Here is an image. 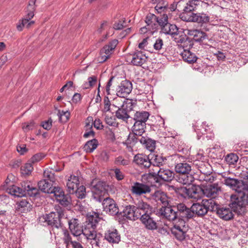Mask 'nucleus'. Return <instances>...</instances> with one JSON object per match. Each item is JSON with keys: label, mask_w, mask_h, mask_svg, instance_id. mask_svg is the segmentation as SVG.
Returning a JSON list of instances; mask_svg holds the SVG:
<instances>
[{"label": "nucleus", "mask_w": 248, "mask_h": 248, "mask_svg": "<svg viewBox=\"0 0 248 248\" xmlns=\"http://www.w3.org/2000/svg\"><path fill=\"white\" fill-rule=\"evenodd\" d=\"M97 214L94 212L88 213L87 220L82 229L78 219L72 218L69 220L68 221L69 228L72 234L75 236H78L83 234L85 236V231L90 230Z\"/></svg>", "instance_id": "nucleus-1"}, {"label": "nucleus", "mask_w": 248, "mask_h": 248, "mask_svg": "<svg viewBox=\"0 0 248 248\" xmlns=\"http://www.w3.org/2000/svg\"><path fill=\"white\" fill-rule=\"evenodd\" d=\"M100 219V217H99V214L97 213L96 216H95V218L90 230H86L85 231L86 238L87 239L92 240L93 241L91 242L92 245L97 248L103 247V241L105 240V237H103L102 234L100 233H97L96 231V225Z\"/></svg>", "instance_id": "nucleus-2"}, {"label": "nucleus", "mask_w": 248, "mask_h": 248, "mask_svg": "<svg viewBox=\"0 0 248 248\" xmlns=\"http://www.w3.org/2000/svg\"><path fill=\"white\" fill-rule=\"evenodd\" d=\"M175 171L180 174L178 181L184 185L190 184L193 181V177L190 174L191 163L183 162L177 163L175 166Z\"/></svg>", "instance_id": "nucleus-3"}, {"label": "nucleus", "mask_w": 248, "mask_h": 248, "mask_svg": "<svg viewBox=\"0 0 248 248\" xmlns=\"http://www.w3.org/2000/svg\"><path fill=\"white\" fill-rule=\"evenodd\" d=\"M217 203L211 199H203L201 203H193L191 207V212H192V217L194 214L199 217L206 215L209 210L214 211L217 208Z\"/></svg>", "instance_id": "nucleus-4"}, {"label": "nucleus", "mask_w": 248, "mask_h": 248, "mask_svg": "<svg viewBox=\"0 0 248 248\" xmlns=\"http://www.w3.org/2000/svg\"><path fill=\"white\" fill-rule=\"evenodd\" d=\"M229 206L234 211L240 212L242 208L248 207V190H244L238 195H232Z\"/></svg>", "instance_id": "nucleus-5"}, {"label": "nucleus", "mask_w": 248, "mask_h": 248, "mask_svg": "<svg viewBox=\"0 0 248 248\" xmlns=\"http://www.w3.org/2000/svg\"><path fill=\"white\" fill-rule=\"evenodd\" d=\"M150 174L151 175L157 183L161 181L170 182L174 178V173L169 169L165 168L155 167L150 170Z\"/></svg>", "instance_id": "nucleus-6"}, {"label": "nucleus", "mask_w": 248, "mask_h": 248, "mask_svg": "<svg viewBox=\"0 0 248 248\" xmlns=\"http://www.w3.org/2000/svg\"><path fill=\"white\" fill-rule=\"evenodd\" d=\"M224 184L238 193L241 194L242 191L248 190V184L247 183L236 178L230 177H225Z\"/></svg>", "instance_id": "nucleus-7"}, {"label": "nucleus", "mask_w": 248, "mask_h": 248, "mask_svg": "<svg viewBox=\"0 0 248 248\" xmlns=\"http://www.w3.org/2000/svg\"><path fill=\"white\" fill-rule=\"evenodd\" d=\"M185 224L186 222L184 219H178V221L174 224L171 229L172 234L179 241H182L185 239L187 231V227Z\"/></svg>", "instance_id": "nucleus-8"}, {"label": "nucleus", "mask_w": 248, "mask_h": 248, "mask_svg": "<svg viewBox=\"0 0 248 248\" xmlns=\"http://www.w3.org/2000/svg\"><path fill=\"white\" fill-rule=\"evenodd\" d=\"M118 44L117 39L111 41L108 45L104 46L100 50V56L98 58L99 62L102 63L109 58L113 51Z\"/></svg>", "instance_id": "nucleus-9"}, {"label": "nucleus", "mask_w": 248, "mask_h": 248, "mask_svg": "<svg viewBox=\"0 0 248 248\" xmlns=\"http://www.w3.org/2000/svg\"><path fill=\"white\" fill-rule=\"evenodd\" d=\"M177 191L183 196H188L189 198L198 200L201 199L202 189L195 186H192L187 188L186 187L181 186L177 188Z\"/></svg>", "instance_id": "nucleus-10"}, {"label": "nucleus", "mask_w": 248, "mask_h": 248, "mask_svg": "<svg viewBox=\"0 0 248 248\" xmlns=\"http://www.w3.org/2000/svg\"><path fill=\"white\" fill-rule=\"evenodd\" d=\"M182 19L187 22H194L203 24L209 22V16L204 13H191L190 15L182 16Z\"/></svg>", "instance_id": "nucleus-11"}, {"label": "nucleus", "mask_w": 248, "mask_h": 248, "mask_svg": "<svg viewBox=\"0 0 248 248\" xmlns=\"http://www.w3.org/2000/svg\"><path fill=\"white\" fill-rule=\"evenodd\" d=\"M159 214L169 221H175L179 219L176 207L174 206H162L159 210Z\"/></svg>", "instance_id": "nucleus-12"}, {"label": "nucleus", "mask_w": 248, "mask_h": 248, "mask_svg": "<svg viewBox=\"0 0 248 248\" xmlns=\"http://www.w3.org/2000/svg\"><path fill=\"white\" fill-rule=\"evenodd\" d=\"M106 183L103 181H93L91 184V190L93 198L101 201V196L106 192Z\"/></svg>", "instance_id": "nucleus-13"}, {"label": "nucleus", "mask_w": 248, "mask_h": 248, "mask_svg": "<svg viewBox=\"0 0 248 248\" xmlns=\"http://www.w3.org/2000/svg\"><path fill=\"white\" fill-rule=\"evenodd\" d=\"M40 221L46 223L48 225L57 229L62 228V225L60 220L55 214V212H51L49 214H46L40 218Z\"/></svg>", "instance_id": "nucleus-14"}, {"label": "nucleus", "mask_w": 248, "mask_h": 248, "mask_svg": "<svg viewBox=\"0 0 248 248\" xmlns=\"http://www.w3.org/2000/svg\"><path fill=\"white\" fill-rule=\"evenodd\" d=\"M220 192L221 188L217 184L207 185L202 189V194L211 199H215Z\"/></svg>", "instance_id": "nucleus-15"}, {"label": "nucleus", "mask_w": 248, "mask_h": 248, "mask_svg": "<svg viewBox=\"0 0 248 248\" xmlns=\"http://www.w3.org/2000/svg\"><path fill=\"white\" fill-rule=\"evenodd\" d=\"M104 211L110 215H116L119 213V209L115 201L110 198H105L102 203Z\"/></svg>", "instance_id": "nucleus-16"}, {"label": "nucleus", "mask_w": 248, "mask_h": 248, "mask_svg": "<svg viewBox=\"0 0 248 248\" xmlns=\"http://www.w3.org/2000/svg\"><path fill=\"white\" fill-rule=\"evenodd\" d=\"M132 89V83L127 80H123L117 89V95L120 97L125 98L131 93Z\"/></svg>", "instance_id": "nucleus-17"}, {"label": "nucleus", "mask_w": 248, "mask_h": 248, "mask_svg": "<svg viewBox=\"0 0 248 248\" xmlns=\"http://www.w3.org/2000/svg\"><path fill=\"white\" fill-rule=\"evenodd\" d=\"M148 57L142 51H138L132 55H130L128 59L134 65L141 66L147 61Z\"/></svg>", "instance_id": "nucleus-18"}, {"label": "nucleus", "mask_w": 248, "mask_h": 248, "mask_svg": "<svg viewBox=\"0 0 248 248\" xmlns=\"http://www.w3.org/2000/svg\"><path fill=\"white\" fill-rule=\"evenodd\" d=\"M104 235L105 240L110 243L118 244L120 241V235L115 229L111 228L107 230Z\"/></svg>", "instance_id": "nucleus-19"}, {"label": "nucleus", "mask_w": 248, "mask_h": 248, "mask_svg": "<svg viewBox=\"0 0 248 248\" xmlns=\"http://www.w3.org/2000/svg\"><path fill=\"white\" fill-rule=\"evenodd\" d=\"M136 210V206L134 205L126 206L123 211V216L127 219L136 220L140 217V214Z\"/></svg>", "instance_id": "nucleus-20"}, {"label": "nucleus", "mask_w": 248, "mask_h": 248, "mask_svg": "<svg viewBox=\"0 0 248 248\" xmlns=\"http://www.w3.org/2000/svg\"><path fill=\"white\" fill-rule=\"evenodd\" d=\"M137 212L140 214V217L141 218L143 216H147L152 212V207L147 203L142 201H139L136 206Z\"/></svg>", "instance_id": "nucleus-21"}, {"label": "nucleus", "mask_w": 248, "mask_h": 248, "mask_svg": "<svg viewBox=\"0 0 248 248\" xmlns=\"http://www.w3.org/2000/svg\"><path fill=\"white\" fill-rule=\"evenodd\" d=\"M131 191L135 195H141L143 194L150 193L151 188L148 185L136 182L131 186Z\"/></svg>", "instance_id": "nucleus-22"}, {"label": "nucleus", "mask_w": 248, "mask_h": 248, "mask_svg": "<svg viewBox=\"0 0 248 248\" xmlns=\"http://www.w3.org/2000/svg\"><path fill=\"white\" fill-rule=\"evenodd\" d=\"M152 198L158 204H162V206L169 205V198L166 194L161 190L156 191L152 195Z\"/></svg>", "instance_id": "nucleus-23"}, {"label": "nucleus", "mask_w": 248, "mask_h": 248, "mask_svg": "<svg viewBox=\"0 0 248 248\" xmlns=\"http://www.w3.org/2000/svg\"><path fill=\"white\" fill-rule=\"evenodd\" d=\"M174 41L177 43L178 48L181 52V50H189L192 47L193 44L191 41L184 37L179 35L177 37H174Z\"/></svg>", "instance_id": "nucleus-24"}, {"label": "nucleus", "mask_w": 248, "mask_h": 248, "mask_svg": "<svg viewBox=\"0 0 248 248\" xmlns=\"http://www.w3.org/2000/svg\"><path fill=\"white\" fill-rule=\"evenodd\" d=\"M140 219L146 229L155 230L157 228L156 221L152 216V213L147 216L144 215Z\"/></svg>", "instance_id": "nucleus-25"}, {"label": "nucleus", "mask_w": 248, "mask_h": 248, "mask_svg": "<svg viewBox=\"0 0 248 248\" xmlns=\"http://www.w3.org/2000/svg\"><path fill=\"white\" fill-rule=\"evenodd\" d=\"M176 210H177L178 217L186 219L192 217V212H191V208L187 207L184 203L178 204L176 207Z\"/></svg>", "instance_id": "nucleus-26"}, {"label": "nucleus", "mask_w": 248, "mask_h": 248, "mask_svg": "<svg viewBox=\"0 0 248 248\" xmlns=\"http://www.w3.org/2000/svg\"><path fill=\"white\" fill-rule=\"evenodd\" d=\"M161 32L166 34L170 35L174 39L179 35V29L174 24H167L161 28Z\"/></svg>", "instance_id": "nucleus-27"}, {"label": "nucleus", "mask_w": 248, "mask_h": 248, "mask_svg": "<svg viewBox=\"0 0 248 248\" xmlns=\"http://www.w3.org/2000/svg\"><path fill=\"white\" fill-rule=\"evenodd\" d=\"M200 3V1L199 0H189L182 10L183 13L181 14V16L184 15H190L191 13H193L192 12L197 9ZM181 18H182V17Z\"/></svg>", "instance_id": "nucleus-28"}, {"label": "nucleus", "mask_w": 248, "mask_h": 248, "mask_svg": "<svg viewBox=\"0 0 248 248\" xmlns=\"http://www.w3.org/2000/svg\"><path fill=\"white\" fill-rule=\"evenodd\" d=\"M79 185L78 177L75 175H71L67 179L66 186L68 192L71 194H74L76 188Z\"/></svg>", "instance_id": "nucleus-29"}, {"label": "nucleus", "mask_w": 248, "mask_h": 248, "mask_svg": "<svg viewBox=\"0 0 248 248\" xmlns=\"http://www.w3.org/2000/svg\"><path fill=\"white\" fill-rule=\"evenodd\" d=\"M145 148L149 151L152 152L155 148L156 142L147 136H141L140 138L137 139Z\"/></svg>", "instance_id": "nucleus-30"}, {"label": "nucleus", "mask_w": 248, "mask_h": 248, "mask_svg": "<svg viewBox=\"0 0 248 248\" xmlns=\"http://www.w3.org/2000/svg\"><path fill=\"white\" fill-rule=\"evenodd\" d=\"M114 107L118 108V109L116 112V116L119 119L124 121H126L127 119L130 118V116L128 114V111L125 108L124 102L123 103V105L120 104V106L116 104H113Z\"/></svg>", "instance_id": "nucleus-31"}, {"label": "nucleus", "mask_w": 248, "mask_h": 248, "mask_svg": "<svg viewBox=\"0 0 248 248\" xmlns=\"http://www.w3.org/2000/svg\"><path fill=\"white\" fill-rule=\"evenodd\" d=\"M186 31L188 35L193 36V39L196 42L202 41L207 38L206 34L198 30H186Z\"/></svg>", "instance_id": "nucleus-32"}, {"label": "nucleus", "mask_w": 248, "mask_h": 248, "mask_svg": "<svg viewBox=\"0 0 248 248\" xmlns=\"http://www.w3.org/2000/svg\"><path fill=\"white\" fill-rule=\"evenodd\" d=\"M134 161L138 165L145 168L150 167L151 164L149 158L142 154L136 155L134 157Z\"/></svg>", "instance_id": "nucleus-33"}, {"label": "nucleus", "mask_w": 248, "mask_h": 248, "mask_svg": "<svg viewBox=\"0 0 248 248\" xmlns=\"http://www.w3.org/2000/svg\"><path fill=\"white\" fill-rule=\"evenodd\" d=\"M217 209V213L218 217L225 220H229L233 217V215L229 208H219Z\"/></svg>", "instance_id": "nucleus-34"}, {"label": "nucleus", "mask_w": 248, "mask_h": 248, "mask_svg": "<svg viewBox=\"0 0 248 248\" xmlns=\"http://www.w3.org/2000/svg\"><path fill=\"white\" fill-rule=\"evenodd\" d=\"M150 114L146 111H136L133 117L135 122L145 124L146 122L148 119Z\"/></svg>", "instance_id": "nucleus-35"}, {"label": "nucleus", "mask_w": 248, "mask_h": 248, "mask_svg": "<svg viewBox=\"0 0 248 248\" xmlns=\"http://www.w3.org/2000/svg\"><path fill=\"white\" fill-rule=\"evenodd\" d=\"M156 19L157 16L152 14H148L146 17L145 22L148 29L152 28V31H151V34H153L157 30L158 25L155 23Z\"/></svg>", "instance_id": "nucleus-36"}, {"label": "nucleus", "mask_w": 248, "mask_h": 248, "mask_svg": "<svg viewBox=\"0 0 248 248\" xmlns=\"http://www.w3.org/2000/svg\"><path fill=\"white\" fill-rule=\"evenodd\" d=\"M22 186L26 191V195L28 194L30 197H35L38 193V189L32 186L30 182H24Z\"/></svg>", "instance_id": "nucleus-37"}, {"label": "nucleus", "mask_w": 248, "mask_h": 248, "mask_svg": "<svg viewBox=\"0 0 248 248\" xmlns=\"http://www.w3.org/2000/svg\"><path fill=\"white\" fill-rule=\"evenodd\" d=\"M180 54L183 60L188 63H194L197 60L195 54L191 52L189 50H185L180 52Z\"/></svg>", "instance_id": "nucleus-38"}, {"label": "nucleus", "mask_w": 248, "mask_h": 248, "mask_svg": "<svg viewBox=\"0 0 248 248\" xmlns=\"http://www.w3.org/2000/svg\"><path fill=\"white\" fill-rule=\"evenodd\" d=\"M7 191L11 195L17 197H22L26 196V191L17 186H13L7 189Z\"/></svg>", "instance_id": "nucleus-39"}, {"label": "nucleus", "mask_w": 248, "mask_h": 248, "mask_svg": "<svg viewBox=\"0 0 248 248\" xmlns=\"http://www.w3.org/2000/svg\"><path fill=\"white\" fill-rule=\"evenodd\" d=\"M38 187L40 190L44 193H49L52 191V184L46 179L40 181L38 183Z\"/></svg>", "instance_id": "nucleus-40"}, {"label": "nucleus", "mask_w": 248, "mask_h": 248, "mask_svg": "<svg viewBox=\"0 0 248 248\" xmlns=\"http://www.w3.org/2000/svg\"><path fill=\"white\" fill-rule=\"evenodd\" d=\"M145 124L135 122L132 127V131L136 136H141L144 133Z\"/></svg>", "instance_id": "nucleus-41"}, {"label": "nucleus", "mask_w": 248, "mask_h": 248, "mask_svg": "<svg viewBox=\"0 0 248 248\" xmlns=\"http://www.w3.org/2000/svg\"><path fill=\"white\" fill-rule=\"evenodd\" d=\"M16 204V209L21 212H27L31 209V204L26 200H21Z\"/></svg>", "instance_id": "nucleus-42"}, {"label": "nucleus", "mask_w": 248, "mask_h": 248, "mask_svg": "<svg viewBox=\"0 0 248 248\" xmlns=\"http://www.w3.org/2000/svg\"><path fill=\"white\" fill-rule=\"evenodd\" d=\"M97 146V140L93 139L86 142L84 146V150L87 153L93 152Z\"/></svg>", "instance_id": "nucleus-43"}, {"label": "nucleus", "mask_w": 248, "mask_h": 248, "mask_svg": "<svg viewBox=\"0 0 248 248\" xmlns=\"http://www.w3.org/2000/svg\"><path fill=\"white\" fill-rule=\"evenodd\" d=\"M122 97H120L118 96V97H116L114 99V102L113 103V104L112 105L113 106V104H116L117 105L120 106V104L121 105H123V102H124V106L126 108H130V110H132L133 104H135L134 102H133L132 100H127L126 102L124 101H123L122 99Z\"/></svg>", "instance_id": "nucleus-44"}, {"label": "nucleus", "mask_w": 248, "mask_h": 248, "mask_svg": "<svg viewBox=\"0 0 248 248\" xmlns=\"http://www.w3.org/2000/svg\"><path fill=\"white\" fill-rule=\"evenodd\" d=\"M35 10H33L32 9L27 8V14L23 18L24 19L26 20L28 23L27 25V28H29L30 27V26L32 25H33L34 23V21H31L30 20L33 18V17L34 16V11Z\"/></svg>", "instance_id": "nucleus-45"}, {"label": "nucleus", "mask_w": 248, "mask_h": 248, "mask_svg": "<svg viewBox=\"0 0 248 248\" xmlns=\"http://www.w3.org/2000/svg\"><path fill=\"white\" fill-rule=\"evenodd\" d=\"M33 170L31 163H27L21 167V173L23 175L28 176L30 175Z\"/></svg>", "instance_id": "nucleus-46"}, {"label": "nucleus", "mask_w": 248, "mask_h": 248, "mask_svg": "<svg viewBox=\"0 0 248 248\" xmlns=\"http://www.w3.org/2000/svg\"><path fill=\"white\" fill-rule=\"evenodd\" d=\"M61 229L63 235V240L64 244H66V248H68L69 245L71 244L72 242H73L74 241L72 240L71 235L67 230L63 229L62 228Z\"/></svg>", "instance_id": "nucleus-47"}, {"label": "nucleus", "mask_w": 248, "mask_h": 248, "mask_svg": "<svg viewBox=\"0 0 248 248\" xmlns=\"http://www.w3.org/2000/svg\"><path fill=\"white\" fill-rule=\"evenodd\" d=\"M238 160V156L236 154L231 153L226 155L225 160L228 164L234 165Z\"/></svg>", "instance_id": "nucleus-48"}, {"label": "nucleus", "mask_w": 248, "mask_h": 248, "mask_svg": "<svg viewBox=\"0 0 248 248\" xmlns=\"http://www.w3.org/2000/svg\"><path fill=\"white\" fill-rule=\"evenodd\" d=\"M58 116L59 121L62 123L66 122L69 118L70 112L68 111L58 110Z\"/></svg>", "instance_id": "nucleus-49"}, {"label": "nucleus", "mask_w": 248, "mask_h": 248, "mask_svg": "<svg viewBox=\"0 0 248 248\" xmlns=\"http://www.w3.org/2000/svg\"><path fill=\"white\" fill-rule=\"evenodd\" d=\"M74 193L76 194V196L79 198L82 199L85 197L86 196V188L83 186H78L76 188Z\"/></svg>", "instance_id": "nucleus-50"}, {"label": "nucleus", "mask_w": 248, "mask_h": 248, "mask_svg": "<svg viewBox=\"0 0 248 248\" xmlns=\"http://www.w3.org/2000/svg\"><path fill=\"white\" fill-rule=\"evenodd\" d=\"M115 164L117 165L127 166L130 164V161L128 159L124 158L122 156H119L115 158Z\"/></svg>", "instance_id": "nucleus-51"}, {"label": "nucleus", "mask_w": 248, "mask_h": 248, "mask_svg": "<svg viewBox=\"0 0 248 248\" xmlns=\"http://www.w3.org/2000/svg\"><path fill=\"white\" fill-rule=\"evenodd\" d=\"M43 176L44 179H46L47 181L49 180L51 182H54L55 180L54 173L48 169L44 170Z\"/></svg>", "instance_id": "nucleus-52"}, {"label": "nucleus", "mask_w": 248, "mask_h": 248, "mask_svg": "<svg viewBox=\"0 0 248 248\" xmlns=\"http://www.w3.org/2000/svg\"><path fill=\"white\" fill-rule=\"evenodd\" d=\"M166 160V159L162 156H156L155 159L153 169H155V167L163 168V166Z\"/></svg>", "instance_id": "nucleus-53"}, {"label": "nucleus", "mask_w": 248, "mask_h": 248, "mask_svg": "<svg viewBox=\"0 0 248 248\" xmlns=\"http://www.w3.org/2000/svg\"><path fill=\"white\" fill-rule=\"evenodd\" d=\"M62 205H68L71 202L70 197L68 195H65L63 194L61 195V198L56 200Z\"/></svg>", "instance_id": "nucleus-54"}, {"label": "nucleus", "mask_w": 248, "mask_h": 248, "mask_svg": "<svg viewBox=\"0 0 248 248\" xmlns=\"http://www.w3.org/2000/svg\"><path fill=\"white\" fill-rule=\"evenodd\" d=\"M156 22L161 28L168 24V17L167 14H164L160 17H157Z\"/></svg>", "instance_id": "nucleus-55"}, {"label": "nucleus", "mask_w": 248, "mask_h": 248, "mask_svg": "<svg viewBox=\"0 0 248 248\" xmlns=\"http://www.w3.org/2000/svg\"><path fill=\"white\" fill-rule=\"evenodd\" d=\"M104 116L105 121L107 124L110 126H115L117 124L115 119L112 114L110 116L108 114H105Z\"/></svg>", "instance_id": "nucleus-56"}, {"label": "nucleus", "mask_w": 248, "mask_h": 248, "mask_svg": "<svg viewBox=\"0 0 248 248\" xmlns=\"http://www.w3.org/2000/svg\"><path fill=\"white\" fill-rule=\"evenodd\" d=\"M205 124H206L205 122L202 123V128L199 129V128H196L195 129V131L198 134V137L201 136V134H202V135L205 134V133L206 132H207L210 129V128H209V126H208V125H206V127H207V128L205 127Z\"/></svg>", "instance_id": "nucleus-57"}, {"label": "nucleus", "mask_w": 248, "mask_h": 248, "mask_svg": "<svg viewBox=\"0 0 248 248\" xmlns=\"http://www.w3.org/2000/svg\"><path fill=\"white\" fill-rule=\"evenodd\" d=\"M49 193L54 194V196L55 197L56 200L58 199L59 198H61V195L64 194L62 190L58 187H54V188H52L51 192H49Z\"/></svg>", "instance_id": "nucleus-58"}, {"label": "nucleus", "mask_w": 248, "mask_h": 248, "mask_svg": "<svg viewBox=\"0 0 248 248\" xmlns=\"http://www.w3.org/2000/svg\"><path fill=\"white\" fill-rule=\"evenodd\" d=\"M35 126V123L33 121H30L29 123H25L22 124V128L25 132L32 130Z\"/></svg>", "instance_id": "nucleus-59"}, {"label": "nucleus", "mask_w": 248, "mask_h": 248, "mask_svg": "<svg viewBox=\"0 0 248 248\" xmlns=\"http://www.w3.org/2000/svg\"><path fill=\"white\" fill-rule=\"evenodd\" d=\"M104 108L103 111L104 113H106L110 110L111 104L108 97L105 96L104 98Z\"/></svg>", "instance_id": "nucleus-60"}, {"label": "nucleus", "mask_w": 248, "mask_h": 248, "mask_svg": "<svg viewBox=\"0 0 248 248\" xmlns=\"http://www.w3.org/2000/svg\"><path fill=\"white\" fill-rule=\"evenodd\" d=\"M93 118L92 117H88L85 121V130L88 131V130L93 129Z\"/></svg>", "instance_id": "nucleus-61"}, {"label": "nucleus", "mask_w": 248, "mask_h": 248, "mask_svg": "<svg viewBox=\"0 0 248 248\" xmlns=\"http://www.w3.org/2000/svg\"><path fill=\"white\" fill-rule=\"evenodd\" d=\"M45 155L42 153H38L34 155L30 159V161L34 163L40 161L42 160Z\"/></svg>", "instance_id": "nucleus-62"}, {"label": "nucleus", "mask_w": 248, "mask_h": 248, "mask_svg": "<svg viewBox=\"0 0 248 248\" xmlns=\"http://www.w3.org/2000/svg\"><path fill=\"white\" fill-rule=\"evenodd\" d=\"M113 171L115 174V177L117 180L121 181L124 178V174L119 169H115Z\"/></svg>", "instance_id": "nucleus-63"}, {"label": "nucleus", "mask_w": 248, "mask_h": 248, "mask_svg": "<svg viewBox=\"0 0 248 248\" xmlns=\"http://www.w3.org/2000/svg\"><path fill=\"white\" fill-rule=\"evenodd\" d=\"M26 19H24L23 18L20 20L16 25V29L18 31H22L24 27H27V25L28 22L26 20Z\"/></svg>", "instance_id": "nucleus-64"}]
</instances>
